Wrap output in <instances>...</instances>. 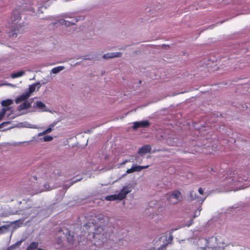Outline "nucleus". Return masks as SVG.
Masks as SVG:
<instances>
[{"label": "nucleus", "mask_w": 250, "mask_h": 250, "mask_svg": "<svg viewBox=\"0 0 250 250\" xmlns=\"http://www.w3.org/2000/svg\"><path fill=\"white\" fill-rule=\"evenodd\" d=\"M84 227L86 230H88L91 228H94V231L93 232H88L89 239L94 245H96V243L99 241H103L105 237V231L104 229L101 226L96 228V221L94 220H91L85 223Z\"/></svg>", "instance_id": "nucleus-1"}, {"label": "nucleus", "mask_w": 250, "mask_h": 250, "mask_svg": "<svg viewBox=\"0 0 250 250\" xmlns=\"http://www.w3.org/2000/svg\"><path fill=\"white\" fill-rule=\"evenodd\" d=\"M21 20V17L19 11L16 9L14 10L11 17V31L9 32V35L11 37H16L18 34L21 33L24 31V25L19 23Z\"/></svg>", "instance_id": "nucleus-2"}, {"label": "nucleus", "mask_w": 250, "mask_h": 250, "mask_svg": "<svg viewBox=\"0 0 250 250\" xmlns=\"http://www.w3.org/2000/svg\"><path fill=\"white\" fill-rule=\"evenodd\" d=\"M182 198L181 192L179 190H174L167 197V199L170 204H176Z\"/></svg>", "instance_id": "nucleus-3"}, {"label": "nucleus", "mask_w": 250, "mask_h": 250, "mask_svg": "<svg viewBox=\"0 0 250 250\" xmlns=\"http://www.w3.org/2000/svg\"><path fill=\"white\" fill-rule=\"evenodd\" d=\"M150 123L147 121H142L140 122H135L133 123V129H137L138 128H145L149 126Z\"/></svg>", "instance_id": "nucleus-4"}, {"label": "nucleus", "mask_w": 250, "mask_h": 250, "mask_svg": "<svg viewBox=\"0 0 250 250\" xmlns=\"http://www.w3.org/2000/svg\"><path fill=\"white\" fill-rule=\"evenodd\" d=\"M130 191L131 189L128 187H124L118 194V199L123 200Z\"/></svg>", "instance_id": "nucleus-5"}, {"label": "nucleus", "mask_w": 250, "mask_h": 250, "mask_svg": "<svg viewBox=\"0 0 250 250\" xmlns=\"http://www.w3.org/2000/svg\"><path fill=\"white\" fill-rule=\"evenodd\" d=\"M66 237L68 242L72 244H74L76 241V235L74 232H71L70 231H68L66 233Z\"/></svg>", "instance_id": "nucleus-6"}, {"label": "nucleus", "mask_w": 250, "mask_h": 250, "mask_svg": "<svg viewBox=\"0 0 250 250\" xmlns=\"http://www.w3.org/2000/svg\"><path fill=\"white\" fill-rule=\"evenodd\" d=\"M122 56V53L121 52H114V53H107L104 54L103 56V58L104 59H108L110 58H113L115 57H120Z\"/></svg>", "instance_id": "nucleus-7"}, {"label": "nucleus", "mask_w": 250, "mask_h": 250, "mask_svg": "<svg viewBox=\"0 0 250 250\" xmlns=\"http://www.w3.org/2000/svg\"><path fill=\"white\" fill-rule=\"evenodd\" d=\"M150 146L149 145H145L139 149L138 153L140 154H146L150 152Z\"/></svg>", "instance_id": "nucleus-8"}, {"label": "nucleus", "mask_w": 250, "mask_h": 250, "mask_svg": "<svg viewBox=\"0 0 250 250\" xmlns=\"http://www.w3.org/2000/svg\"><path fill=\"white\" fill-rule=\"evenodd\" d=\"M30 96H29V95L25 92V93H23L22 95H21V96H20L18 97H17L15 99V103L17 104H19L20 103H21V102L22 101H26V100Z\"/></svg>", "instance_id": "nucleus-9"}, {"label": "nucleus", "mask_w": 250, "mask_h": 250, "mask_svg": "<svg viewBox=\"0 0 250 250\" xmlns=\"http://www.w3.org/2000/svg\"><path fill=\"white\" fill-rule=\"evenodd\" d=\"M78 21L76 19H71V21L68 20H61L60 21V23L62 25H65L66 26H69L70 24H74L76 22Z\"/></svg>", "instance_id": "nucleus-10"}, {"label": "nucleus", "mask_w": 250, "mask_h": 250, "mask_svg": "<svg viewBox=\"0 0 250 250\" xmlns=\"http://www.w3.org/2000/svg\"><path fill=\"white\" fill-rule=\"evenodd\" d=\"M31 107V104L26 101H24L22 104H21L20 106H19V110H23L29 109Z\"/></svg>", "instance_id": "nucleus-11"}, {"label": "nucleus", "mask_w": 250, "mask_h": 250, "mask_svg": "<svg viewBox=\"0 0 250 250\" xmlns=\"http://www.w3.org/2000/svg\"><path fill=\"white\" fill-rule=\"evenodd\" d=\"M40 85L39 83H36L33 84H31L29 85L28 88V91L27 92H26L27 94L29 95V96L31 95V94L35 91L36 89V85Z\"/></svg>", "instance_id": "nucleus-12"}, {"label": "nucleus", "mask_w": 250, "mask_h": 250, "mask_svg": "<svg viewBox=\"0 0 250 250\" xmlns=\"http://www.w3.org/2000/svg\"><path fill=\"white\" fill-rule=\"evenodd\" d=\"M39 246L38 242H32L26 248V250H36Z\"/></svg>", "instance_id": "nucleus-13"}, {"label": "nucleus", "mask_w": 250, "mask_h": 250, "mask_svg": "<svg viewBox=\"0 0 250 250\" xmlns=\"http://www.w3.org/2000/svg\"><path fill=\"white\" fill-rule=\"evenodd\" d=\"M190 198L191 200L197 199L198 201H201L202 202H203L205 199L204 198L203 199H199V197L196 196V193H195L193 191H192L190 192Z\"/></svg>", "instance_id": "nucleus-14"}, {"label": "nucleus", "mask_w": 250, "mask_h": 250, "mask_svg": "<svg viewBox=\"0 0 250 250\" xmlns=\"http://www.w3.org/2000/svg\"><path fill=\"white\" fill-rule=\"evenodd\" d=\"M24 73H25L24 71H18L16 73H14L12 74L11 77L13 79H15V78L20 77L23 76L24 74Z\"/></svg>", "instance_id": "nucleus-15"}, {"label": "nucleus", "mask_w": 250, "mask_h": 250, "mask_svg": "<svg viewBox=\"0 0 250 250\" xmlns=\"http://www.w3.org/2000/svg\"><path fill=\"white\" fill-rule=\"evenodd\" d=\"M13 103V101L11 99H7L5 100H3L1 103V105L2 106H8L9 105L12 104Z\"/></svg>", "instance_id": "nucleus-16"}, {"label": "nucleus", "mask_w": 250, "mask_h": 250, "mask_svg": "<svg viewBox=\"0 0 250 250\" xmlns=\"http://www.w3.org/2000/svg\"><path fill=\"white\" fill-rule=\"evenodd\" d=\"M64 68V67L63 66H57L52 69L51 71L52 73L56 74L63 70Z\"/></svg>", "instance_id": "nucleus-17"}, {"label": "nucleus", "mask_w": 250, "mask_h": 250, "mask_svg": "<svg viewBox=\"0 0 250 250\" xmlns=\"http://www.w3.org/2000/svg\"><path fill=\"white\" fill-rule=\"evenodd\" d=\"M106 200L108 201H114L118 199V194L117 195H112L108 196L105 198Z\"/></svg>", "instance_id": "nucleus-18"}, {"label": "nucleus", "mask_w": 250, "mask_h": 250, "mask_svg": "<svg viewBox=\"0 0 250 250\" xmlns=\"http://www.w3.org/2000/svg\"><path fill=\"white\" fill-rule=\"evenodd\" d=\"M36 106L39 109H42L45 107V105L41 101H37L36 103Z\"/></svg>", "instance_id": "nucleus-19"}, {"label": "nucleus", "mask_w": 250, "mask_h": 250, "mask_svg": "<svg viewBox=\"0 0 250 250\" xmlns=\"http://www.w3.org/2000/svg\"><path fill=\"white\" fill-rule=\"evenodd\" d=\"M10 109V107L3 108L0 111V117L2 119L6 112Z\"/></svg>", "instance_id": "nucleus-20"}, {"label": "nucleus", "mask_w": 250, "mask_h": 250, "mask_svg": "<svg viewBox=\"0 0 250 250\" xmlns=\"http://www.w3.org/2000/svg\"><path fill=\"white\" fill-rule=\"evenodd\" d=\"M43 140L45 142H49L53 140V137L49 135L45 136L43 137Z\"/></svg>", "instance_id": "nucleus-21"}, {"label": "nucleus", "mask_w": 250, "mask_h": 250, "mask_svg": "<svg viewBox=\"0 0 250 250\" xmlns=\"http://www.w3.org/2000/svg\"><path fill=\"white\" fill-rule=\"evenodd\" d=\"M132 167L133 168V169H134V170H133L134 172L140 171V166L135 165V166H132Z\"/></svg>", "instance_id": "nucleus-22"}, {"label": "nucleus", "mask_w": 250, "mask_h": 250, "mask_svg": "<svg viewBox=\"0 0 250 250\" xmlns=\"http://www.w3.org/2000/svg\"><path fill=\"white\" fill-rule=\"evenodd\" d=\"M78 242L79 245H84L86 244H87V242H83V241L81 240V237L80 236V238H78Z\"/></svg>", "instance_id": "nucleus-23"}, {"label": "nucleus", "mask_w": 250, "mask_h": 250, "mask_svg": "<svg viewBox=\"0 0 250 250\" xmlns=\"http://www.w3.org/2000/svg\"><path fill=\"white\" fill-rule=\"evenodd\" d=\"M52 131V128L51 127L47 128L46 130L43 131L42 133L43 134H46L47 133H50Z\"/></svg>", "instance_id": "nucleus-24"}, {"label": "nucleus", "mask_w": 250, "mask_h": 250, "mask_svg": "<svg viewBox=\"0 0 250 250\" xmlns=\"http://www.w3.org/2000/svg\"><path fill=\"white\" fill-rule=\"evenodd\" d=\"M9 124H10L9 122H5L2 123L1 124H0V128L3 127L5 125H9Z\"/></svg>", "instance_id": "nucleus-25"}, {"label": "nucleus", "mask_w": 250, "mask_h": 250, "mask_svg": "<svg viewBox=\"0 0 250 250\" xmlns=\"http://www.w3.org/2000/svg\"><path fill=\"white\" fill-rule=\"evenodd\" d=\"M133 170H134V169H133L132 167H131L130 168H129V169H127V170L126 171V173L127 174H129V173H133V172H134Z\"/></svg>", "instance_id": "nucleus-26"}, {"label": "nucleus", "mask_w": 250, "mask_h": 250, "mask_svg": "<svg viewBox=\"0 0 250 250\" xmlns=\"http://www.w3.org/2000/svg\"><path fill=\"white\" fill-rule=\"evenodd\" d=\"M131 161L130 159H126L125 160H124V161H123L121 163V165H125L126 163H129V162H130Z\"/></svg>", "instance_id": "nucleus-27"}, {"label": "nucleus", "mask_w": 250, "mask_h": 250, "mask_svg": "<svg viewBox=\"0 0 250 250\" xmlns=\"http://www.w3.org/2000/svg\"><path fill=\"white\" fill-rule=\"evenodd\" d=\"M22 242V240H20V241H17V242L16 243V244H14V245H16V248L17 246H20V245L21 244Z\"/></svg>", "instance_id": "nucleus-28"}, {"label": "nucleus", "mask_w": 250, "mask_h": 250, "mask_svg": "<svg viewBox=\"0 0 250 250\" xmlns=\"http://www.w3.org/2000/svg\"><path fill=\"white\" fill-rule=\"evenodd\" d=\"M148 167H149V166H148V165L145 166H140V171H141L142 169L147 168H148Z\"/></svg>", "instance_id": "nucleus-29"}, {"label": "nucleus", "mask_w": 250, "mask_h": 250, "mask_svg": "<svg viewBox=\"0 0 250 250\" xmlns=\"http://www.w3.org/2000/svg\"><path fill=\"white\" fill-rule=\"evenodd\" d=\"M198 192L200 194L203 195L204 193V189L202 188H200L198 189Z\"/></svg>", "instance_id": "nucleus-30"}, {"label": "nucleus", "mask_w": 250, "mask_h": 250, "mask_svg": "<svg viewBox=\"0 0 250 250\" xmlns=\"http://www.w3.org/2000/svg\"><path fill=\"white\" fill-rule=\"evenodd\" d=\"M44 187L46 190H49L50 186L48 184H45L44 185Z\"/></svg>", "instance_id": "nucleus-31"}, {"label": "nucleus", "mask_w": 250, "mask_h": 250, "mask_svg": "<svg viewBox=\"0 0 250 250\" xmlns=\"http://www.w3.org/2000/svg\"><path fill=\"white\" fill-rule=\"evenodd\" d=\"M7 228L6 227V226H1L0 227V231H1V233H3V231H2V229H6Z\"/></svg>", "instance_id": "nucleus-32"}, {"label": "nucleus", "mask_w": 250, "mask_h": 250, "mask_svg": "<svg viewBox=\"0 0 250 250\" xmlns=\"http://www.w3.org/2000/svg\"><path fill=\"white\" fill-rule=\"evenodd\" d=\"M200 210H199L198 211V214H197V211H196L194 213V216H193V218H195L196 216H197L198 215H199L200 214Z\"/></svg>", "instance_id": "nucleus-33"}, {"label": "nucleus", "mask_w": 250, "mask_h": 250, "mask_svg": "<svg viewBox=\"0 0 250 250\" xmlns=\"http://www.w3.org/2000/svg\"><path fill=\"white\" fill-rule=\"evenodd\" d=\"M166 246L162 245L159 248L158 250H161V249L162 250L163 249H166Z\"/></svg>", "instance_id": "nucleus-34"}, {"label": "nucleus", "mask_w": 250, "mask_h": 250, "mask_svg": "<svg viewBox=\"0 0 250 250\" xmlns=\"http://www.w3.org/2000/svg\"><path fill=\"white\" fill-rule=\"evenodd\" d=\"M193 223V219H191L190 220V224L188 225V226H189L190 225H191Z\"/></svg>", "instance_id": "nucleus-35"}, {"label": "nucleus", "mask_w": 250, "mask_h": 250, "mask_svg": "<svg viewBox=\"0 0 250 250\" xmlns=\"http://www.w3.org/2000/svg\"><path fill=\"white\" fill-rule=\"evenodd\" d=\"M38 193H39V192H35V193H33L31 194V195L32 196H33V195H35V194H38Z\"/></svg>", "instance_id": "nucleus-36"}, {"label": "nucleus", "mask_w": 250, "mask_h": 250, "mask_svg": "<svg viewBox=\"0 0 250 250\" xmlns=\"http://www.w3.org/2000/svg\"><path fill=\"white\" fill-rule=\"evenodd\" d=\"M169 239L172 240V237H171V238L169 237Z\"/></svg>", "instance_id": "nucleus-37"}, {"label": "nucleus", "mask_w": 250, "mask_h": 250, "mask_svg": "<svg viewBox=\"0 0 250 250\" xmlns=\"http://www.w3.org/2000/svg\"><path fill=\"white\" fill-rule=\"evenodd\" d=\"M169 239L172 240V237H171V238L169 237Z\"/></svg>", "instance_id": "nucleus-38"}, {"label": "nucleus", "mask_w": 250, "mask_h": 250, "mask_svg": "<svg viewBox=\"0 0 250 250\" xmlns=\"http://www.w3.org/2000/svg\"><path fill=\"white\" fill-rule=\"evenodd\" d=\"M169 239L172 240V237H171V238L169 237Z\"/></svg>", "instance_id": "nucleus-39"}, {"label": "nucleus", "mask_w": 250, "mask_h": 250, "mask_svg": "<svg viewBox=\"0 0 250 250\" xmlns=\"http://www.w3.org/2000/svg\"><path fill=\"white\" fill-rule=\"evenodd\" d=\"M2 119L0 117V121L2 120Z\"/></svg>", "instance_id": "nucleus-40"}]
</instances>
